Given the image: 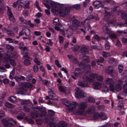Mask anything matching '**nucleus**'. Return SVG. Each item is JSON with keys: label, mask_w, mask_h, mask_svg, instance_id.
I'll return each mask as SVG.
<instances>
[{"label": "nucleus", "mask_w": 127, "mask_h": 127, "mask_svg": "<svg viewBox=\"0 0 127 127\" xmlns=\"http://www.w3.org/2000/svg\"><path fill=\"white\" fill-rule=\"evenodd\" d=\"M108 88L106 86H104L102 88V91L104 92H106L108 91Z\"/></svg>", "instance_id": "obj_52"}, {"label": "nucleus", "mask_w": 127, "mask_h": 127, "mask_svg": "<svg viewBox=\"0 0 127 127\" xmlns=\"http://www.w3.org/2000/svg\"><path fill=\"white\" fill-rule=\"evenodd\" d=\"M24 34H25L26 36H30V30L27 28L23 29L19 33V35L20 36H21Z\"/></svg>", "instance_id": "obj_14"}, {"label": "nucleus", "mask_w": 127, "mask_h": 127, "mask_svg": "<svg viewBox=\"0 0 127 127\" xmlns=\"http://www.w3.org/2000/svg\"><path fill=\"white\" fill-rule=\"evenodd\" d=\"M9 18L10 20L14 22L15 21V18L13 15L9 16Z\"/></svg>", "instance_id": "obj_61"}, {"label": "nucleus", "mask_w": 127, "mask_h": 127, "mask_svg": "<svg viewBox=\"0 0 127 127\" xmlns=\"http://www.w3.org/2000/svg\"><path fill=\"white\" fill-rule=\"evenodd\" d=\"M83 79L84 81L79 82L78 83V85L82 87H84L87 86L88 81L92 82L94 81V80L90 78L86 75H85L83 77Z\"/></svg>", "instance_id": "obj_4"}, {"label": "nucleus", "mask_w": 127, "mask_h": 127, "mask_svg": "<svg viewBox=\"0 0 127 127\" xmlns=\"http://www.w3.org/2000/svg\"><path fill=\"white\" fill-rule=\"evenodd\" d=\"M53 88L52 89H49V90H50V92L51 94H52V95H50V96H52V98H53V99H51V100H53L54 99H55L56 98V95L55 94H53ZM50 92V91H49Z\"/></svg>", "instance_id": "obj_34"}, {"label": "nucleus", "mask_w": 127, "mask_h": 127, "mask_svg": "<svg viewBox=\"0 0 127 127\" xmlns=\"http://www.w3.org/2000/svg\"><path fill=\"white\" fill-rule=\"evenodd\" d=\"M54 118L51 117L49 118V116H47L45 118V120L46 122L49 125V127H58L57 125H56L54 123Z\"/></svg>", "instance_id": "obj_7"}, {"label": "nucleus", "mask_w": 127, "mask_h": 127, "mask_svg": "<svg viewBox=\"0 0 127 127\" xmlns=\"http://www.w3.org/2000/svg\"><path fill=\"white\" fill-rule=\"evenodd\" d=\"M44 109H45L44 108L37 106H35L33 108V109L35 112H38V111H40V113H44V112H46L45 110H44Z\"/></svg>", "instance_id": "obj_15"}, {"label": "nucleus", "mask_w": 127, "mask_h": 127, "mask_svg": "<svg viewBox=\"0 0 127 127\" xmlns=\"http://www.w3.org/2000/svg\"><path fill=\"white\" fill-rule=\"evenodd\" d=\"M34 4L36 6L39 11H42L40 7L38 5V3L37 1H36L35 2Z\"/></svg>", "instance_id": "obj_57"}, {"label": "nucleus", "mask_w": 127, "mask_h": 127, "mask_svg": "<svg viewBox=\"0 0 127 127\" xmlns=\"http://www.w3.org/2000/svg\"><path fill=\"white\" fill-rule=\"evenodd\" d=\"M43 83L47 86H49L50 82L46 80H42Z\"/></svg>", "instance_id": "obj_48"}, {"label": "nucleus", "mask_w": 127, "mask_h": 127, "mask_svg": "<svg viewBox=\"0 0 127 127\" xmlns=\"http://www.w3.org/2000/svg\"><path fill=\"white\" fill-rule=\"evenodd\" d=\"M74 75L76 77H80L82 75V73L81 72H74Z\"/></svg>", "instance_id": "obj_46"}, {"label": "nucleus", "mask_w": 127, "mask_h": 127, "mask_svg": "<svg viewBox=\"0 0 127 127\" xmlns=\"http://www.w3.org/2000/svg\"><path fill=\"white\" fill-rule=\"evenodd\" d=\"M101 83L98 82H95L92 84L93 88L97 90L100 89L102 86Z\"/></svg>", "instance_id": "obj_16"}, {"label": "nucleus", "mask_w": 127, "mask_h": 127, "mask_svg": "<svg viewBox=\"0 0 127 127\" xmlns=\"http://www.w3.org/2000/svg\"><path fill=\"white\" fill-rule=\"evenodd\" d=\"M105 71L109 75H111L112 73H115L113 67L110 66H108L106 67Z\"/></svg>", "instance_id": "obj_17"}, {"label": "nucleus", "mask_w": 127, "mask_h": 127, "mask_svg": "<svg viewBox=\"0 0 127 127\" xmlns=\"http://www.w3.org/2000/svg\"><path fill=\"white\" fill-rule=\"evenodd\" d=\"M46 114V112H44V113H39L38 112H35V113H32L31 114V116L33 118H37L38 117L41 118L44 117Z\"/></svg>", "instance_id": "obj_10"}, {"label": "nucleus", "mask_w": 127, "mask_h": 127, "mask_svg": "<svg viewBox=\"0 0 127 127\" xmlns=\"http://www.w3.org/2000/svg\"><path fill=\"white\" fill-rule=\"evenodd\" d=\"M117 84L115 86L114 90L116 91L120 90L122 88L121 85L124 81L121 79H118L117 81Z\"/></svg>", "instance_id": "obj_13"}, {"label": "nucleus", "mask_w": 127, "mask_h": 127, "mask_svg": "<svg viewBox=\"0 0 127 127\" xmlns=\"http://www.w3.org/2000/svg\"><path fill=\"white\" fill-rule=\"evenodd\" d=\"M7 33L8 35L11 36H15L14 34L13 33L12 31H7Z\"/></svg>", "instance_id": "obj_64"}, {"label": "nucleus", "mask_w": 127, "mask_h": 127, "mask_svg": "<svg viewBox=\"0 0 127 127\" xmlns=\"http://www.w3.org/2000/svg\"><path fill=\"white\" fill-rule=\"evenodd\" d=\"M77 93H75V97L78 98H79V97L80 98L84 97L86 95L84 92L82 90H80L78 87H76L75 89Z\"/></svg>", "instance_id": "obj_6"}, {"label": "nucleus", "mask_w": 127, "mask_h": 127, "mask_svg": "<svg viewBox=\"0 0 127 127\" xmlns=\"http://www.w3.org/2000/svg\"><path fill=\"white\" fill-rule=\"evenodd\" d=\"M96 78L97 80L99 81H101L103 80V77L100 75H98Z\"/></svg>", "instance_id": "obj_55"}, {"label": "nucleus", "mask_w": 127, "mask_h": 127, "mask_svg": "<svg viewBox=\"0 0 127 127\" xmlns=\"http://www.w3.org/2000/svg\"><path fill=\"white\" fill-rule=\"evenodd\" d=\"M48 115L46 116L45 118L47 116H49V118H51V117H53V116L55 115V112L52 110H49L48 111Z\"/></svg>", "instance_id": "obj_26"}, {"label": "nucleus", "mask_w": 127, "mask_h": 127, "mask_svg": "<svg viewBox=\"0 0 127 127\" xmlns=\"http://www.w3.org/2000/svg\"><path fill=\"white\" fill-rule=\"evenodd\" d=\"M30 102L29 100H21V105H24L29 104Z\"/></svg>", "instance_id": "obj_39"}, {"label": "nucleus", "mask_w": 127, "mask_h": 127, "mask_svg": "<svg viewBox=\"0 0 127 127\" xmlns=\"http://www.w3.org/2000/svg\"><path fill=\"white\" fill-rule=\"evenodd\" d=\"M19 48L23 51H26L27 52L29 50L28 47L26 46L22 47V46H19Z\"/></svg>", "instance_id": "obj_32"}, {"label": "nucleus", "mask_w": 127, "mask_h": 127, "mask_svg": "<svg viewBox=\"0 0 127 127\" xmlns=\"http://www.w3.org/2000/svg\"><path fill=\"white\" fill-rule=\"evenodd\" d=\"M85 29L86 30H87L88 31H89V30L90 29V27L89 24H87V25L85 26Z\"/></svg>", "instance_id": "obj_62"}, {"label": "nucleus", "mask_w": 127, "mask_h": 127, "mask_svg": "<svg viewBox=\"0 0 127 127\" xmlns=\"http://www.w3.org/2000/svg\"><path fill=\"white\" fill-rule=\"evenodd\" d=\"M7 15L8 16L13 15L11 11L10 8L7 6Z\"/></svg>", "instance_id": "obj_33"}, {"label": "nucleus", "mask_w": 127, "mask_h": 127, "mask_svg": "<svg viewBox=\"0 0 127 127\" xmlns=\"http://www.w3.org/2000/svg\"><path fill=\"white\" fill-rule=\"evenodd\" d=\"M105 83L107 85H110L109 87L110 89L113 92H114L115 82L112 78L108 77L105 80Z\"/></svg>", "instance_id": "obj_5"}, {"label": "nucleus", "mask_w": 127, "mask_h": 127, "mask_svg": "<svg viewBox=\"0 0 127 127\" xmlns=\"http://www.w3.org/2000/svg\"><path fill=\"white\" fill-rule=\"evenodd\" d=\"M9 100L14 103H15L17 102L16 98L13 96H11L9 97Z\"/></svg>", "instance_id": "obj_29"}, {"label": "nucleus", "mask_w": 127, "mask_h": 127, "mask_svg": "<svg viewBox=\"0 0 127 127\" xmlns=\"http://www.w3.org/2000/svg\"><path fill=\"white\" fill-rule=\"evenodd\" d=\"M101 7L102 8V9L99 10V11L101 12L103 10H104L105 11L104 19L106 20H108L111 16L110 13L107 11V10H108L109 8H108L104 7Z\"/></svg>", "instance_id": "obj_9"}, {"label": "nucleus", "mask_w": 127, "mask_h": 127, "mask_svg": "<svg viewBox=\"0 0 127 127\" xmlns=\"http://www.w3.org/2000/svg\"><path fill=\"white\" fill-rule=\"evenodd\" d=\"M78 109L76 111L77 114L79 115L82 114L84 112L85 108L87 106V104L86 102H82L77 104Z\"/></svg>", "instance_id": "obj_3"}, {"label": "nucleus", "mask_w": 127, "mask_h": 127, "mask_svg": "<svg viewBox=\"0 0 127 127\" xmlns=\"http://www.w3.org/2000/svg\"><path fill=\"white\" fill-rule=\"evenodd\" d=\"M33 69L34 72H37L38 70V66L36 65H34L33 67Z\"/></svg>", "instance_id": "obj_53"}, {"label": "nucleus", "mask_w": 127, "mask_h": 127, "mask_svg": "<svg viewBox=\"0 0 127 127\" xmlns=\"http://www.w3.org/2000/svg\"><path fill=\"white\" fill-rule=\"evenodd\" d=\"M67 125V124L66 122L62 121H60L57 124V126H58V127H65Z\"/></svg>", "instance_id": "obj_25"}, {"label": "nucleus", "mask_w": 127, "mask_h": 127, "mask_svg": "<svg viewBox=\"0 0 127 127\" xmlns=\"http://www.w3.org/2000/svg\"><path fill=\"white\" fill-rule=\"evenodd\" d=\"M1 122L3 125L5 126L13 122L15 124H16V122L13 119L10 118L8 119H3L1 120Z\"/></svg>", "instance_id": "obj_12"}, {"label": "nucleus", "mask_w": 127, "mask_h": 127, "mask_svg": "<svg viewBox=\"0 0 127 127\" xmlns=\"http://www.w3.org/2000/svg\"><path fill=\"white\" fill-rule=\"evenodd\" d=\"M104 61V59L102 57H100L99 59H98L97 61V63L98 64H100Z\"/></svg>", "instance_id": "obj_47"}, {"label": "nucleus", "mask_w": 127, "mask_h": 127, "mask_svg": "<svg viewBox=\"0 0 127 127\" xmlns=\"http://www.w3.org/2000/svg\"><path fill=\"white\" fill-rule=\"evenodd\" d=\"M95 107L94 106H92L89 108L87 112L90 114L93 113L95 111Z\"/></svg>", "instance_id": "obj_28"}, {"label": "nucleus", "mask_w": 127, "mask_h": 127, "mask_svg": "<svg viewBox=\"0 0 127 127\" xmlns=\"http://www.w3.org/2000/svg\"><path fill=\"white\" fill-rule=\"evenodd\" d=\"M80 47V46L79 45H76L72 48V50L73 51H76L79 50Z\"/></svg>", "instance_id": "obj_36"}, {"label": "nucleus", "mask_w": 127, "mask_h": 127, "mask_svg": "<svg viewBox=\"0 0 127 127\" xmlns=\"http://www.w3.org/2000/svg\"><path fill=\"white\" fill-rule=\"evenodd\" d=\"M32 75L31 74L28 75L26 78V80L27 81H29L32 78Z\"/></svg>", "instance_id": "obj_49"}, {"label": "nucleus", "mask_w": 127, "mask_h": 127, "mask_svg": "<svg viewBox=\"0 0 127 127\" xmlns=\"http://www.w3.org/2000/svg\"><path fill=\"white\" fill-rule=\"evenodd\" d=\"M109 19L108 20H106L107 21V23L108 24H114L115 22V21L114 20H112L111 21H109Z\"/></svg>", "instance_id": "obj_63"}, {"label": "nucleus", "mask_w": 127, "mask_h": 127, "mask_svg": "<svg viewBox=\"0 0 127 127\" xmlns=\"http://www.w3.org/2000/svg\"><path fill=\"white\" fill-rule=\"evenodd\" d=\"M102 55L103 57L105 58L108 57L110 56V54L109 53L105 52H103L102 53Z\"/></svg>", "instance_id": "obj_37"}, {"label": "nucleus", "mask_w": 127, "mask_h": 127, "mask_svg": "<svg viewBox=\"0 0 127 127\" xmlns=\"http://www.w3.org/2000/svg\"><path fill=\"white\" fill-rule=\"evenodd\" d=\"M93 15H89L87 17V18L84 20V22H85L86 21L90 20L92 19H93Z\"/></svg>", "instance_id": "obj_41"}, {"label": "nucleus", "mask_w": 127, "mask_h": 127, "mask_svg": "<svg viewBox=\"0 0 127 127\" xmlns=\"http://www.w3.org/2000/svg\"><path fill=\"white\" fill-rule=\"evenodd\" d=\"M80 24V22L78 20L75 19L73 21L72 25L74 27L77 28L79 25Z\"/></svg>", "instance_id": "obj_23"}, {"label": "nucleus", "mask_w": 127, "mask_h": 127, "mask_svg": "<svg viewBox=\"0 0 127 127\" xmlns=\"http://www.w3.org/2000/svg\"><path fill=\"white\" fill-rule=\"evenodd\" d=\"M9 62L10 64L12 66H15L16 65V62L14 60L11 59Z\"/></svg>", "instance_id": "obj_40"}, {"label": "nucleus", "mask_w": 127, "mask_h": 127, "mask_svg": "<svg viewBox=\"0 0 127 127\" xmlns=\"http://www.w3.org/2000/svg\"><path fill=\"white\" fill-rule=\"evenodd\" d=\"M14 78L17 81H20L21 80H25V78L24 77L19 75H16L15 77Z\"/></svg>", "instance_id": "obj_24"}, {"label": "nucleus", "mask_w": 127, "mask_h": 127, "mask_svg": "<svg viewBox=\"0 0 127 127\" xmlns=\"http://www.w3.org/2000/svg\"><path fill=\"white\" fill-rule=\"evenodd\" d=\"M71 7H72V8L71 10L73 8H74L75 9L77 10H79L80 8V4H75L73 5Z\"/></svg>", "instance_id": "obj_35"}, {"label": "nucleus", "mask_w": 127, "mask_h": 127, "mask_svg": "<svg viewBox=\"0 0 127 127\" xmlns=\"http://www.w3.org/2000/svg\"><path fill=\"white\" fill-rule=\"evenodd\" d=\"M121 17L123 19H126V22L124 24H120L119 25L120 26H126L127 27V14L125 13H123L121 15Z\"/></svg>", "instance_id": "obj_18"}, {"label": "nucleus", "mask_w": 127, "mask_h": 127, "mask_svg": "<svg viewBox=\"0 0 127 127\" xmlns=\"http://www.w3.org/2000/svg\"><path fill=\"white\" fill-rule=\"evenodd\" d=\"M102 32L104 35L109 34L112 32V31L111 30L109 29L108 27L106 25H104L102 29Z\"/></svg>", "instance_id": "obj_11"}, {"label": "nucleus", "mask_w": 127, "mask_h": 127, "mask_svg": "<svg viewBox=\"0 0 127 127\" xmlns=\"http://www.w3.org/2000/svg\"><path fill=\"white\" fill-rule=\"evenodd\" d=\"M62 27V25L60 23H58L55 25V29L57 31H60L62 32H64V31L63 30L61 29L60 28Z\"/></svg>", "instance_id": "obj_22"}, {"label": "nucleus", "mask_w": 127, "mask_h": 127, "mask_svg": "<svg viewBox=\"0 0 127 127\" xmlns=\"http://www.w3.org/2000/svg\"><path fill=\"white\" fill-rule=\"evenodd\" d=\"M10 57L9 56L8 57H6L4 59L3 62L4 63H6L10 62Z\"/></svg>", "instance_id": "obj_43"}, {"label": "nucleus", "mask_w": 127, "mask_h": 127, "mask_svg": "<svg viewBox=\"0 0 127 127\" xmlns=\"http://www.w3.org/2000/svg\"><path fill=\"white\" fill-rule=\"evenodd\" d=\"M59 42L61 43H62L64 40L63 37L61 36H59Z\"/></svg>", "instance_id": "obj_58"}, {"label": "nucleus", "mask_w": 127, "mask_h": 127, "mask_svg": "<svg viewBox=\"0 0 127 127\" xmlns=\"http://www.w3.org/2000/svg\"><path fill=\"white\" fill-rule=\"evenodd\" d=\"M88 101L89 102H95V101L94 99L91 97H89L88 98Z\"/></svg>", "instance_id": "obj_42"}, {"label": "nucleus", "mask_w": 127, "mask_h": 127, "mask_svg": "<svg viewBox=\"0 0 127 127\" xmlns=\"http://www.w3.org/2000/svg\"><path fill=\"white\" fill-rule=\"evenodd\" d=\"M59 89L61 91L63 92H65L66 88H64L63 86H59Z\"/></svg>", "instance_id": "obj_50"}, {"label": "nucleus", "mask_w": 127, "mask_h": 127, "mask_svg": "<svg viewBox=\"0 0 127 127\" xmlns=\"http://www.w3.org/2000/svg\"><path fill=\"white\" fill-rule=\"evenodd\" d=\"M110 45L109 44V42L106 40L105 42V47L106 50H108L110 48Z\"/></svg>", "instance_id": "obj_30"}, {"label": "nucleus", "mask_w": 127, "mask_h": 127, "mask_svg": "<svg viewBox=\"0 0 127 127\" xmlns=\"http://www.w3.org/2000/svg\"><path fill=\"white\" fill-rule=\"evenodd\" d=\"M93 19L97 21L99 20V18L97 14H95L94 16H93Z\"/></svg>", "instance_id": "obj_60"}, {"label": "nucleus", "mask_w": 127, "mask_h": 127, "mask_svg": "<svg viewBox=\"0 0 127 127\" xmlns=\"http://www.w3.org/2000/svg\"><path fill=\"white\" fill-rule=\"evenodd\" d=\"M93 118L95 120L97 119L98 118H100L102 120H106L107 119L106 115L102 112L94 114L93 115Z\"/></svg>", "instance_id": "obj_8"}, {"label": "nucleus", "mask_w": 127, "mask_h": 127, "mask_svg": "<svg viewBox=\"0 0 127 127\" xmlns=\"http://www.w3.org/2000/svg\"><path fill=\"white\" fill-rule=\"evenodd\" d=\"M23 58L25 59L24 61V64L26 65H29L31 64V62L29 59V57L27 54L24 56Z\"/></svg>", "instance_id": "obj_19"}, {"label": "nucleus", "mask_w": 127, "mask_h": 127, "mask_svg": "<svg viewBox=\"0 0 127 127\" xmlns=\"http://www.w3.org/2000/svg\"><path fill=\"white\" fill-rule=\"evenodd\" d=\"M79 66L81 67H83V68L85 69H88V70H90L91 68V65L89 64H85L81 62L79 64Z\"/></svg>", "instance_id": "obj_20"}, {"label": "nucleus", "mask_w": 127, "mask_h": 127, "mask_svg": "<svg viewBox=\"0 0 127 127\" xmlns=\"http://www.w3.org/2000/svg\"><path fill=\"white\" fill-rule=\"evenodd\" d=\"M51 6L52 7L51 11L55 14H59L60 15L63 17H65L69 13L72 8V7H69L65 8L64 9H61L57 8V5L54 3H51Z\"/></svg>", "instance_id": "obj_1"}, {"label": "nucleus", "mask_w": 127, "mask_h": 127, "mask_svg": "<svg viewBox=\"0 0 127 127\" xmlns=\"http://www.w3.org/2000/svg\"><path fill=\"white\" fill-rule=\"evenodd\" d=\"M26 87L29 88L31 89L32 88V84L29 83H27L25 84Z\"/></svg>", "instance_id": "obj_45"}, {"label": "nucleus", "mask_w": 127, "mask_h": 127, "mask_svg": "<svg viewBox=\"0 0 127 127\" xmlns=\"http://www.w3.org/2000/svg\"><path fill=\"white\" fill-rule=\"evenodd\" d=\"M30 110V108L29 107V106L28 105L24 106V110L26 112H29Z\"/></svg>", "instance_id": "obj_38"}, {"label": "nucleus", "mask_w": 127, "mask_h": 127, "mask_svg": "<svg viewBox=\"0 0 127 127\" xmlns=\"http://www.w3.org/2000/svg\"><path fill=\"white\" fill-rule=\"evenodd\" d=\"M100 4L101 5H103L104 4L102 3L101 2L100 3L99 1H95L93 3V4L94 5V7L95 8H98V7L101 9H102V8L101 7H104L103 6H100Z\"/></svg>", "instance_id": "obj_21"}, {"label": "nucleus", "mask_w": 127, "mask_h": 127, "mask_svg": "<svg viewBox=\"0 0 127 127\" xmlns=\"http://www.w3.org/2000/svg\"><path fill=\"white\" fill-rule=\"evenodd\" d=\"M20 0H18L17 1L14 2L13 3L12 6L14 8H16L18 2H20Z\"/></svg>", "instance_id": "obj_56"}, {"label": "nucleus", "mask_w": 127, "mask_h": 127, "mask_svg": "<svg viewBox=\"0 0 127 127\" xmlns=\"http://www.w3.org/2000/svg\"><path fill=\"white\" fill-rule=\"evenodd\" d=\"M55 63L57 66L59 68L62 67L61 65L59 64V61L57 60H56L55 61Z\"/></svg>", "instance_id": "obj_59"}, {"label": "nucleus", "mask_w": 127, "mask_h": 127, "mask_svg": "<svg viewBox=\"0 0 127 127\" xmlns=\"http://www.w3.org/2000/svg\"><path fill=\"white\" fill-rule=\"evenodd\" d=\"M118 69L120 73L122 72L123 69V66L121 65H119L118 66Z\"/></svg>", "instance_id": "obj_51"}, {"label": "nucleus", "mask_w": 127, "mask_h": 127, "mask_svg": "<svg viewBox=\"0 0 127 127\" xmlns=\"http://www.w3.org/2000/svg\"><path fill=\"white\" fill-rule=\"evenodd\" d=\"M34 61L38 65L40 64V62L36 58H35L33 59Z\"/></svg>", "instance_id": "obj_54"}, {"label": "nucleus", "mask_w": 127, "mask_h": 127, "mask_svg": "<svg viewBox=\"0 0 127 127\" xmlns=\"http://www.w3.org/2000/svg\"><path fill=\"white\" fill-rule=\"evenodd\" d=\"M62 103L64 104L67 106L66 108V110L68 112L71 111L77 105V103L75 102H71L67 100L63 101Z\"/></svg>", "instance_id": "obj_2"}, {"label": "nucleus", "mask_w": 127, "mask_h": 127, "mask_svg": "<svg viewBox=\"0 0 127 127\" xmlns=\"http://www.w3.org/2000/svg\"><path fill=\"white\" fill-rule=\"evenodd\" d=\"M5 105L6 107L10 108H13L14 107V106L13 104L8 102H6L5 103Z\"/></svg>", "instance_id": "obj_31"}, {"label": "nucleus", "mask_w": 127, "mask_h": 127, "mask_svg": "<svg viewBox=\"0 0 127 127\" xmlns=\"http://www.w3.org/2000/svg\"><path fill=\"white\" fill-rule=\"evenodd\" d=\"M98 74L95 73H93L90 75V77L93 79L96 78Z\"/></svg>", "instance_id": "obj_44"}, {"label": "nucleus", "mask_w": 127, "mask_h": 127, "mask_svg": "<svg viewBox=\"0 0 127 127\" xmlns=\"http://www.w3.org/2000/svg\"><path fill=\"white\" fill-rule=\"evenodd\" d=\"M80 51L82 53H88L89 52L88 48L87 47H82L80 49Z\"/></svg>", "instance_id": "obj_27"}]
</instances>
